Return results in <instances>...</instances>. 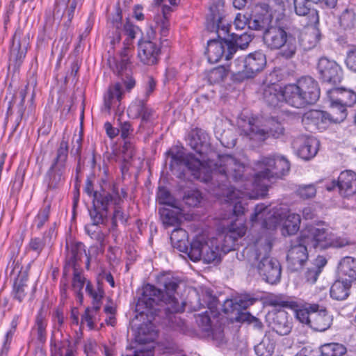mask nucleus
Returning a JSON list of instances; mask_svg holds the SVG:
<instances>
[{
	"label": "nucleus",
	"instance_id": "f8f14e48",
	"mask_svg": "<svg viewBox=\"0 0 356 356\" xmlns=\"http://www.w3.org/2000/svg\"><path fill=\"white\" fill-rule=\"evenodd\" d=\"M230 21L226 19L222 0H211L207 17V28L216 31L219 39L227 40L230 36Z\"/></svg>",
	"mask_w": 356,
	"mask_h": 356
},
{
	"label": "nucleus",
	"instance_id": "473e14b6",
	"mask_svg": "<svg viewBox=\"0 0 356 356\" xmlns=\"http://www.w3.org/2000/svg\"><path fill=\"white\" fill-rule=\"evenodd\" d=\"M332 321V315L325 307L318 305V309L312 314L310 327L318 332H324L330 327Z\"/></svg>",
	"mask_w": 356,
	"mask_h": 356
},
{
	"label": "nucleus",
	"instance_id": "bf43d9fd",
	"mask_svg": "<svg viewBox=\"0 0 356 356\" xmlns=\"http://www.w3.org/2000/svg\"><path fill=\"white\" fill-rule=\"evenodd\" d=\"M203 293V301L204 304H202L203 307H205L204 304L206 305L207 309L213 317L216 316L217 312V307L218 305V300L217 298L212 295V291L209 289H206L202 291Z\"/></svg>",
	"mask_w": 356,
	"mask_h": 356
},
{
	"label": "nucleus",
	"instance_id": "4c0bfd02",
	"mask_svg": "<svg viewBox=\"0 0 356 356\" xmlns=\"http://www.w3.org/2000/svg\"><path fill=\"white\" fill-rule=\"evenodd\" d=\"M283 92L284 102L291 106L302 108L307 106L297 83L286 85Z\"/></svg>",
	"mask_w": 356,
	"mask_h": 356
},
{
	"label": "nucleus",
	"instance_id": "ea45409f",
	"mask_svg": "<svg viewBox=\"0 0 356 356\" xmlns=\"http://www.w3.org/2000/svg\"><path fill=\"white\" fill-rule=\"evenodd\" d=\"M263 98L268 105L275 107L284 101L283 88L275 83L264 84Z\"/></svg>",
	"mask_w": 356,
	"mask_h": 356
},
{
	"label": "nucleus",
	"instance_id": "de8ad7c7",
	"mask_svg": "<svg viewBox=\"0 0 356 356\" xmlns=\"http://www.w3.org/2000/svg\"><path fill=\"white\" fill-rule=\"evenodd\" d=\"M327 259L323 256H318L311 263L305 272V278L308 282L314 283L323 267L327 264Z\"/></svg>",
	"mask_w": 356,
	"mask_h": 356
},
{
	"label": "nucleus",
	"instance_id": "aec40b11",
	"mask_svg": "<svg viewBox=\"0 0 356 356\" xmlns=\"http://www.w3.org/2000/svg\"><path fill=\"white\" fill-rule=\"evenodd\" d=\"M268 327L277 334H289L292 329V318L284 309H273L266 316Z\"/></svg>",
	"mask_w": 356,
	"mask_h": 356
},
{
	"label": "nucleus",
	"instance_id": "864d4df0",
	"mask_svg": "<svg viewBox=\"0 0 356 356\" xmlns=\"http://www.w3.org/2000/svg\"><path fill=\"white\" fill-rule=\"evenodd\" d=\"M179 312H172L167 310L166 307H164L163 312L159 316H165V320L167 325L174 330H183L184 328V321L176 314Z\"/></svg>",
	"mask_w": 356,
	"mask_h": 356
},
{
	"label": "nucleus",
	"instance_id": "4d7b16f0",
	"mask_svg": "<svg viewBox=\"0 0 356 356\" xmlns=\"http://www.w3.org/2000/svg\"><path fill=\"white\" fill-rule=\"evenodd\" d=\"M300 221L299 214L294 213H289L284 222V230L286 231L289 235L296 234L300 229Z\"/></svg>",
	"mask_w": 356,
	"mask_h": 356
},
{
	"label": "nucleus",
	"instance_id": "f704fd0d",
	"mask_svg": "<svg viewBox=\"0 0 356 356\" xmlns=\"http://www.w3.org/2000/svg\"><path fill=\"white\" fill-rule=\"evenodd\" d=\"M256 300V298H251L248 295H242L236 297L234 299L225 300L222 309L225 314L236 312L237 314H240L241 310L245 309L249 306L252 305Z\"/></svg>",
	"mask_w": 356,
	"mask_h": 356
},
{
	"label": "nucleus",
	"instance_id": "dca6fc26",
	"mask_svg": "<svg viewBox=\"0 0 356 356\" xmlns=\"http://www.w3.org/2000/svg\"><path fill=\"white\" fill-rule=\"evenodd\" d=\"M307 241H310L314 246V249L320 250L327 249L330 247L343 248L346 245H356L348 238L343 236L331 237L325 229L317 228L312 225L310 234L307 236Z\"/></svg>",
	"mask_w": 356,
	"mask_h": 356
},
{
	"label": "nucleus",
	"instance_id": "f03ea898",
	"mask_svg": "<svg viewBox=\"0 0 356 356\" xmlns=\"http://www.w3.org/2000/svg\"><path fill=\"white\" fill-rule=\"evenodd\" d=\"M243 165L245 167L244 164ZM245 168L241 179L234 181L242 184L239 189L232 187L229 184V191H235L232 193L233 196L227 197L229 200L243 197L257 199L264 197L268 191V183L270 179L282 178L290 170V163L283 156H261L253 163V170L255 173L252 180L245 177Z\"/></svg>",
	"mask_w": 356,
	"mask_h": 356
},
{
	"label": "nucleus",
	"instance_id": "0eeeda50",
	"mask_svg": "<svg viewBox=\"0 0 356 356\" xmlns=\"http://www.w3.org/2000/svg\"><path fill=\"white\" fill-rule=\"evenodd\" d=\"M263 39L266 47L270 50H278V56L282 58L290 59L296 54L298 40L283 26H270L265 29Z\"/></svg>",
	"mask_w": 356,
	"mask_h": 356
},
{
	"label": "nucleus",
	"instance_id": "e433bc0d",
	"mask_svg": "<svg viewBox=\"0 0 356 356\" xmlns=\"http://www.w3.org/2000/svg\"><path fill=\"white\" fill-rule=\"evenodd\" d=\"M330 99L339 103L344 107H351L356 103V93L343 88H334L328 90Z\"/></svg>",
	"mask_w": 356,
	"mask_h": 356
},
{
	"label": "nucleus",
	"instance_id": "72a5a7b5",
	"mask_svg": "<svg viewBox=\"0 0 356 356\" xmlns=\"http://www.w3.org/2000/svg\"><path fill=\"white\" fill-rule=\"evenodd\" d=\"M337 275L339 279L353 283L356 280V259L346 256L338 264Z\"/></svg>",
	"mask_w": 356,
	"mask_h": 356
},
{
	"label": "nucleus",
	"instance_id": "79ce46f5",
	"mask_svg": "<svg viewBox=\"0 0 356 356\" xmlns=\"http://www.w3.org/2000/svg\"><path fill=\"white\" fill-rule=\"evenodd\" d=\"M314 5L309 0H293V8L296 14L299 16L309 15V24L316 25L318 24V15L314 9Z\"/></svg>",
	"mask_w": 356,
	"mask_h": 356
},
{
	"label": "nucleus",
	"instance_id": "20e7f679",
	"mask_svg": "<svg viewBox=\"0 0 356 356\" xmlns=\"http://www.w3.org/2000/svg\"><path fill=\"white\" fill-rule=\"evenodd\" d=\"M172 9L167 5L162 8L161 14L154 17V24L150 27L147 33L149 40H144L138 43V57L141 63L147 65H153L158 63L161 48L152 40L156 39V34L159 33L161 40L167 37L170 32V22L168 16Z\"/></svg>",
	"mask_w": 356,
	"mask_h": 356
},
{
	"label": "nucleus",
	"instance_id": "a18cd8bd",
	"mask_svg": "<svg viewBox=\"0 0 356 356\" xmlns=\"http://www.w3.org/2000/svg\"><path fill=\"white\" fill-rule=\"evenodd\" d=\"M351 282L338 279L331 286L330 293V297L337 300H344L350 295V290L352 286Z\"/></svg>",
	"mask_w": 356,
	"mask_h": 356
},
{
	"label": "nucleus",
	"instance_id": "0e129e2a",
	"mask_svg": "<svg viewBox=\"0 0 356 356\" xmlns=\"http://www.w3.org/2000/svg\"><path fill=\"white\" fill-rule=\"evenodd\" d=\"M202 199V193L197 189L188 191L183 198L186 204L192 207H197L201 203Z\"/></svg>",
	"mask_w": 356,
	"mask_h": 356
},
{
	"label": "nucleus",
	"instance_id": "39448f33",
	"mask_svg": "<svg viewBox=\"0 0 356 356\" xmlns=\"http://www.w3.org/2000/svg\"><path fill=\"white\" fill-rule=\"evenodd\" d=\"M126 192L122 189L120 193L117 184L102 180L99 189L94 192L93 207L89 213L94 224H105L110 207L124 203Z\"/></svg>",
	"mask_w": 356,
	"mask_h": 356
},
{
	"label": "nucleus",
	"instance_id": "6ab92c4d",
	"mask_svg": "<svg viewBox=\"0 0 356 356\" xmlns=\"http://www.w3.org/2000/svg\"><path fill=\"white\" fill-rule=\"evenodd\" d=\"M317 71L320 79L323 82L336 85L339 83L343 79V70L340 65L334 60H330L327 57L319 58Z\"/></svg>",
	"mask_w": 356,
	"mask_h": 356
},
{
	"label": "nucleus",
	"instance_id": "58836bf2",
	"mask_svg": "<svg viewBox=\"0 0 356 356\" xmlns=\"http://www.w3.org/2000/svg\"><path fill=\"white\" fill-rule=\"evenodd\" d=\"M17 273V276L15 278L13 287V295L14 299L21 302L26 297V293L25 289L27 287L26 282L28 281V274L26 270L22 271L19 270V267H15L12 270V274Z\"/></svg>",
	"mask_w": 356,
	"mask_h": 356
},
{
	"label": "nucleus",
	"instance_id": "c9c22d12",
	"mask_svg": "<svg viewBox=\"0 0 356 356\" xmlns=\"http://www.w3.org/2000/svg\"><path fill=\"white\" fill-rule=\"evenodd\" d=\"M227 40H211L207 43V54L211 63H218L222 57L226 59Z\"/></svg>",
	"mask_w": 356,
	"mask_h": 356
},
{
	"label": "nucleus",
	"instance_id": "2f4dec72",
	"mask_svg": "<svg viewBox=\"0 0 356 356\" xmlns=\"http://www.w3.org/2000/svg\"><path fill=\"white\" fill-rule=\"evenodd\" d=\"M270 22L268 6L264 3L255 7L254 14L249 16V29L255 31L265 29Z\"/></svg>",
	"mask_w": 356,
	"mask_h": 356
},
{
	"label": "nucleus",
	"instance_id": "a19ab883",
	"mask_svg": "<svg viewBox=\"0 0 356 356\" xmlns=\"http://www.w3.org/2000/svg\"><path fill=\"white\" fill-rule=\"evenodd\" d=\"M181 211L179 205L163 207L159 209L161 220L165 227L179 225L181 222Z\"/></svg>",
	"mask_w": 356,
	"mask_h": 356
},
{
	"label": "nucleus",
	"instance_id": "09e8293b",
	"mask_svg": "<svg viewBox=\"0 0 356 356\" xmlns=\"http://www.w3.org/2000/svg\"><path fill=\"white\" fill-rule=\"evenodd\" d=\"M19 95L21 97V101L18 105V109H17L16 114L14 116H12L13 115V112H12L13 104L11 102H9V105H8V111H7L6 119H8V116L10 115L11 120H13V127H12L13 132L16 131L17 129H18V127H19V125L22 122V120L23 119V116H24V111H25V107H24V102H25V98H26L25 90H22L19 92Z\"/></svg>",
	"mask_w": 356,
	"mask_h": 356
},
{
	"label": "nucleus",
	"instance_id": "c756f323",
	"mask_svg": "<svg viewBox=\"0 0 356 356\" xmlns=\"http://www.w3.org/2000/svg\"><path fill=\"white\" fill-rule=\"evenodd\" d=\"M122 95L123 89L120 83L111 85L104 95L102 111L109 114L112 111L119 108Z\"/></svg>",
	"mask_w": 356,
	"mask_h": 356
},
{
	"label": "nucleus",
	"instance_id": "13d9d810",
	"mask_svg": "<svg viewBox=\"0 0 356 356\" xmlns=\"http://www.w3.org/2000/svg\"><path fill=\"white\" fill-rule=\"evenodd\" d=\"M203 293V301L204 304H202L203 307H205L204 304L206 305L207 309L213 317L216 316L217 312V307L218 305V300L217 298L212 295V291L209 289H206L202 291Z\"/></svg>",
	"mask_w": 356,
	"mask_h": 356
},
{
	"label": "nucleus",
	"instance_id": "f257e3e1",
	"mask_svg": "<svg viewBox=\"0 0 356 356\" xmlns=\"http://www.w3.org/2000/svg\"><path fill=\"white\" fill-rule=\"evenodd\" d=\"M188 145L200 158L181 149L176 152L170 150L168 152L171 159L170 168L183 165L195 179L209 184L213 195L233 196L235 191H229V183L241 179L245 168L243 163L229 154L219 155L217 161H214L216 153L211 147L209 136L200 129H195L189 134Z\"/></svg>",
	"mask_w": 356,
	"mask_h": 356
},
{
	"label": "nucleus",
	"instance_id": "c03bdc74",
	"mask_svg": "<svg viewBox=\"0 0 356 356\" xmlns=\"http://www.w3.org/2000/svg\"><path fill=\"white\" fill-rule=\"evenodd\" d=\"M157 334L154 325L149 322L140 325L136 334L135 340L139 344H147L153 342L157 337Z\"/></svg>",
	"mask_w": 356,
	"mask_h": 356
},
{
	"label": "nucleus",
	"instance_id": "5fc2aeb1",
	"mask_svg": "<svg viewBox=\"0 0 356 356\" xmlns=\"http://www.w3.org/2000/svg\"><path fill=\"white\" fill-rule=\"evenodd\" d=\"M346 351V348L339 343H325L321 347L322 356H343Z\"/></svg>",
	"mask_w": 356,
	"mask_h": 356
},
{
	"label": "nucleus",
	"instance_id": "393cba45",
	"mask_svg": "<svg viewBox=\"0 0 356 356\" xmlns=\"http://www.w3.org/2000/svg\"><path fill=\"white\" fill-rule=\"evenodd\" d=\"M246 232V227L243 223L234 222L226 229L225 232L218 235L217 240L222 241L224 251H229L235 246V242L243 236Z\"/></svg>",
	"mask_w": 356,
	"mask_h": 356
},
{
	"label": "nucleus",
	"instance_id": "69168bd1",
	"mask_svg": "<svg viewBox=\"0 0 356 356\" xmlns=\"http://www.w3.org/2000/svg\"><path fill=\"white\" fill-rule=\"evenodd\" d=\"M355 13L352 9H346L339 17L340 26L344 29H352L355 24Z\"/></svg>",
	"mask_w": 356,
	"mask_h": 356
},
{
	"label": "nucleus",
	"instance_id": "49530a36",
	"mask_svg": "<svg viewBox=\"0 0 356 356\" xmlns=\"http://www.w3.org/2000/svg\"><path fill=\"white\" fill-rule=\"evenodd\" d=\"M276 346V341L271 333H266L261 341L254 346L257 356H272Z\"/></svg>",
	"mask_w": 356,
	"mask_h": 356
},
{
	"label": "nucleus",
	"instance_id": "774afa93",
	"mask_svg": "<svg viewBox=\"0 0 356 356\" xmlns=\"http://www.w3.org/2000/svg\"><path fill=\"white\" fill-rule=\"evenodd\" d=\"M321 38V34L318 29L314 28L312 31L309 33H305L302 35V40L303 41L307 40L309 42L308 45L304 44L305 49H311L315 47Z\"/></svg>",
	"mask_w": 356,
	"mask_h": 356
},
{
	"label": "nucleus",
	"instance_id": "7ed1b4c3",
	"mask_svg": "<svg viewBox=\"0 0 356 356\" xmlns=\"http://www.w3.org/2000/svg\"><path fill=\"white\" fill-rule=\"evenodd\" d=\"M272 244L267 238H260L252 248H246L247 259L263 280L270 284L280 281L282 269L278 260L269 257Z\"/></svg>",
	"mask_w": 356,
	"mask_h": 356
},
{
	"label": "nucleus",
	"instance_id": "412c9836",
	"mask_svg": "<svg viewBox=\"0 0 356 356\" xmlns=\"http://www.w3.org/2000/svg\"><path fill=\"white\" fill-rule=\"evenodd\" d=\"M282 217L277 211L271 209L269 206L259 204L254 208L251 216L252 222L261 221V227L268 229H274L281 222Z\"/></svg>",
	"mask_w": 356,
	"mask_h": 356
},
{
	"label": "nucleus",
	"instance_id": "1a4fd4ad",
	"mask_svg": "<svg viewBox=\"0 0 356 356\" xmlns=\"http://www.w3.org/2000/svg\"><path fill=\"white\" fill-rule=\"evenodd\" d=\"M164 293L155 286L147 284L136 304V310L140 314L159 316L166 307Z\"/></svg>",
	"mask_w": 356,
	"mask_h": 356
},
{
	"label": "nucleus",
	"instance_id": "603ef678",
	"mask_svg": "<svg viewBox=\"0 0 356 356\" xmlns=\"http://www.w3.org/2000/svg\"><path fill=\"white\" fill-rule=\"evenodd\" d=\"M330 100V111L327 112L329 117L334 123L343 122L347 116L346 108L335 102L333 99Z\"/></svg>",
	"mask_w": 356,
	"mask_h": 356
},
{
	"label": "nucleus",
	"instance_id": "a878e982",
	"mask_svg": "<svg viewBox=\"0 0 356 356\" xmlns=\"http://www.w3.org/2000/svg\"><path fill=\"white\" fill-rule=\"evenodd\" d=\"M297 155L304 160L314 157L319 147V141L313 136H302L293 142Z\"/></svg>",
	"mask_w": 356,
	"mask_h": 356
},
{
	"label": "nucleus",
	"instance_id": "7c9ffc66",
	"mask_svg": "<svg viewBox=\"0 0 356 356\" xmlns=\"http://www.w3.org/2000/svg\"><path fill=\"white\" fill-rule=\"evenodd\" d=\"M252 39L253 35L248 34V33H243L241 35L231 33L230 36L227 40L226 60H229L232 58L238 48L241 49H246Z\"/></svg>",
	"mask_w": 356,
	"mask_h": 356
},
{
	"label": "nucleus",
	"instance_id": "423d86ee",
	"mask_svg": "<svg viewBox=\"0 0 356 356\" xmlns=\"http://www.w3.org/2000/svg\"><path fill=\"white\" fill-rule=\"evenodd\" d=\"M68 157V144L63 140L56 152V156L53 160L50 168L43 178V185L45 187L46 196L44 198L53 199L64 185L66 179L67 161Z\"/></svg>",
	"mask_w": 356,
	"mask_h": 356
},
{
	"label": "nucleus",
	"instance_id": "5701e85b",
	"mask_svg": "<svg viewBox=\"0 0 356 356\" xmlns=\"http://www.w3.org/2000/svg\"><path fill=\"white\" fill-rule=\"evenodd\" d=\"M338 187L340 194L343 197H350L356 193V174L351 170H345L340 173L338 180H333L326 185L329 191Z\"/></svg>",
	"mask_w": 356,
	"mask_h": 356
},
{
	"label": "nucleus",
	"instance_id": "9b49d317",
	"mask_svg": "<svg viewBox=\"0 0 356 356\" xmlns=\"http://www.w3.org/2000/svg\"><path fill=\"white\" fill-rule=\"evenodd\" d=\"M188 256L193 261L202 260L206 264L218 262L220 259L219 247L214 244L213 241H208L203 234L197 235L193 239Z\"/></svg>",
	"mask_w": 356,
	"mask_h": 356
},
{
	"label": "nucleus",
	"instance_id": "a211bd4d",
	"mask_svg": "<svg viewBox=\"0 0 356 356\" xmlns=\"http://www.w3.org/2000/svg\"><path fill=\"white\" fill-rule=\"evenodd\" d=\"M86 291L92 298V306L86 309L82 316V321H84L90 330L95 328V324L99 319V312L102 304L104 291L100 289L95 290L90 282H86Z\"/></svg>",
	"mask_w": 356,
	"mask_h": 356
},
{
	"label": "nucleus",
	"instance_id": "052dcab7",
	"mask_svg": "<svg viewBox=\"0 0 356 356\" xmlns=\"http://www.w3.org/2000/svg\"><path fill=\"white\" fill-rule=\"evenodd\" d=\"M122 10L119 6L116 8L115 13L113 15L111 18L109 19V22L112 25V28L115 29V33L113 36V42H120V30H121L122 26L123 25L122 22Z\"/></svg>",
	"mask_w": 356,
	"mask_h": 356
},
{
	"label": "nucleus",
	"instance_id": "4468645a",
	"mask_svg": "<svg viewBox=\"0 0 356 356\" xmlns=\"http://www.w3.org/2000/svg\"><path fill=\"white\" fill-rule=\"evenodd\" d=\"M312 230V225L307 226L302 231L300 236L288 251L287 261L292 270H298L302 268L304 264L308 259L307 248H314V246L310 241H307V236H309Z\"/></svg>",
	"mask_w": 356,
	"mask_h": 356
},
{
	"label": "nucleus",
	"instance_id": "ddd939ff",
	"mask_svg": "<svg viewBox=\"0 0 356 356\" xmlns=\"http://www.w3.org/2000/svg\"><path fill=\"white\" fill-rule=\"evenodd\" d=\"M136 29L137 28L127 19L120 30V36L122 33L127 36L124 42L125 47L118 56H110L108 59L109 67L118 75L122 74L129 65V53L131 51L129 45L131 40L136 37Z\"/></svg>",
	"mask_w": 356,
	"mask_h": 356
},
{
	"label": "nucleus",
	"instance_id": "e2e57ef3",
	"mask_svg": "<svg viewBox=\"0 0 356 356\" xmlns=\"http://www.w3.org/2000/svg\"><path fill=\"white\" fill-rule=\"evenodd\" d=\"M147 99H136L129 106L127 113L129 117L132 118H139L143 111L147 106L146 104Z\"/></svg>",
	"mask_w": 356,
	"mask_h": 356
},
{
	"label": "nucleus",
	"instance_id": "6e6552de",
	"mask_svg": "<svg viewBox=\"0 0 356 356\" xmlns=\"http://www.w3.org/2000/svg\"><path fill=\"white\" fill-rule=\"evenodd\" d=\"M241 135L255 141H264L270 136L279 138L284 133V127L274 120H269L266 124L260 126L254 119L241 120L238 122Z\"/></svg>",
	"mask_w": 356,
	"mask_h": 356
},
{
	"label": "nucleus",
	"instance_id": "2eb2a0df",
	"mask_svg": "<svg viewBox=\"0 0 356 356\" xmlns=\"http://www.w3.org/2000/svg\"><path fill=\"white\" fill-rule=\"evenodd\" d=\"M270 305L275 307L287 308L294 310L297 319L310 327L312 314L318 309V304L305 303L300 305L298 302L283 296H277L270 300Z\"/></svg>",
	"mask_w": 356,
	"mask_h": 356
},
{
	"label": "nucleus",
	"instance_id": "cd10ccee",
	"mask_svg": "<svg viewBox=\"0 0 356 356\" xmlns=\"http://www.w3.org/2000/svg\"><path fill=\"white\" fill-rule=\"evenodd\" d=\"M297 84L307 105L317 102L320 97V88L317 81L311 76H303L297 81Z\"/></svg>",
	"mask_w": 356,
	"mask_h": 356
},
{
	"label": "nucleus",
	"instance_id": "b1692460",
	"mask_svg": "<svg viewBox=\"0 0 356 356\" xmlns=\"http://www.w3.org/2000/svg\"><path fill=\"white\" fill-rule=\"evenodd\" d=\"M302 122L305 128L310 131L318 129L321 131L327 129L332 123H334L327 112L319 110H310L304 113Z\"/></svg>",
	"mask_w": 356,
	"mask_h": 356
},
{
	"label": "nucleus",
	"instance_id": "3c124183",
	"mask_svg": "<svg viewBox=\"0 0 356 356\" xmlns=\"http://www.w3.org/2000/svg\"><path fill=\"white\" fill-rule=\"evenodd\" d=\"M86 284V278L78 268H74L72 287L80 304L83 300L82 289Z\"/></svg>",
	"mask_w": 356,
	"mask_h": 356
},
{
	"label": "nucleus",
	"instance_id": "338daca9",
	"mask_svg": "<svg viewBox=\"0 0 356 356\" xmlns=\"http://www.w3.org/2000/svg\"><path fill=\"white\" fill-rule=\"evenodd\" d=\"M157 198L160 204L165 207L177 206L178 202L171 195L170 193L165 188H159Z\"/></svg>",
	"mask_w": 356,
	"mask_h": 356
},
{
	"label": "nucleus",
	"instance_id": "4be33fe9",
	"mask_svg": "<svg viewBox=\"0 0 356 356\" xmlns=\"http://www.w3.org/2000/svg\"><path fill=\"white\" fill-rule=\"evenodd\" d=\"M82 5V0H56L54 8L55 19H63V25L68 29L76 8Z\"/></svg>",
	"mask_w": 356,
	"mask_h": 356
},
{
	"label": "nucleus",
	"instance_id": "6e6d98bb",
	"mask_svg": "<svg viewBox=\"0 0 356 356\" xmlns=\"http://www.w3.org/2000/svg\"><path fill=\"white\" fill-rule=\"evenodd\" d=\"M47 322L46 320V316L42 310L40 309L35 317L34 329L37 331L38 339L40 341H44L46 339V327Z\"/></svg>",
	"mask_w": 356,
	"mask_h": 356
},
{
	"label": "nucleus",
	"instance_id": "f3484780",
	"mask_svg": "<svg viewBox=\"0 0 356 356\" xmlns=\"http://www.w3.org/2000/svg\"><path fill=\"white\" fill-rule=\"evenodd\" d=\"M181 280L177 277H174L170 274L162 275L159 278V282L165 289V298L166 309L172 312H183L184 305L180 304L175 297V293L179 287Z\"/></svg>",
	"mask_w": 356,
	"mask_h": 356
},
{
	"label": "nucleus",
	"instance_id": "bb28decb",
	"mask_svg": "<svg viewBox=\"0 0 356 356\" xmlns=\"http://www.w3.org/2000/svg\"><path fill=\"white\" fill-rule=\"evenodd\" d=\"M22 31L20 29L16 30L13 37L10 51V60L14 62L17 66H19L23 62L29 44V38H22Z\"/></svg>",
	"mask_w": 356,
	"mask_h": 356
},
{
	"label": "nucleus",
	"instance_id": "8fccbe9b",
	"mask_svg": "<svg viewBox=\"0 0 356 356\" xmlns=\"http://www.w3.org/2000/svg\"><path fill=\"white\" fill-rule=\"evenodd\" d=\"M84 254L87 255L83 243L81 242L72 243L67 252L69 264H71L74 268H77V262L81 259Z\"/></svg>",
	"mask_w": 356,
	"mask_h": 356
},
{
	"label": "nucleus",
	"instance_id": "680f3d73",
	"mask_svg": "<svg viewBox=\"0 0 356 356\" xmlns=\"http://www.w3.org/2000/svg\"><path fill=\"white\" fill-rule=\"evenodd\" d=\"M99 225V224H94L92 222L91 225L86 227V230L90 238L97 241L99 244V247L97 248L102 250L104 248L105 234L97 227Z\"/></svg>",
	"mask_w": 356,
	"mask_h": 356
},
{
	"label": "nucleus",
	"instance_id": "37998d69",
	"mask_svg": "<svg viewBox=\"0 0 356 356\" xmlns=\"http://www.w3.org/2000/svg\"><path fill=\"white\" fill-rule=\"evenodd\" d=\"M51 198H44V205L35 216L31 226L33 232H40L48 222L50 214Z\"/></svg>",
	"mask_w": 356,
	"mask_h": 356
},
{
	"label": "nucleus",
	"instance_id": "c85d7f7f",
	"mask_svg": "<svg viewBox=\"0 0 356 356\" xmlns=\"http://www.w3.org/2000/svg\"><path fill=\"white\" fill-rule=\"evenodd\" d=\"M56 236L55 224L50 226L44 233L42 236L31 237L28 245L26 251L32 252L35 256L39 257L46 246L50 245L52 238Z\"/></svg>",
	"mask_w": 356,
	"mask_h": 356
},
{
	"label": "nucleus",
	"instance_id": "9d476101",
	"mask_svg": "<svg viewBox=\"0 0 356 356\" xmlns=\"http://www.w3.org/2000/svg\"><path fill=\"white\" fill-rule=\"evenodd\" d=\"M266 66V55L260 51L250 53L245 57H238L232 65V71L243 80L254 77Z\"/></svg>",
	"mask_w": 356,
	"mask_h": 356
}]
</instances>
